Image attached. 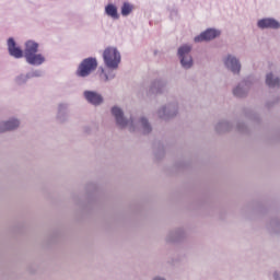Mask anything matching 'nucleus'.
Masks as SVG:
<instances>
[{
  "label": "nucleus",
  "mask_w": 280,
  "mask_h": 280,
  "mask_svg": "<svg viewBox=\"0 0 280 280\" xmlns=\"http://www.w3.org/2000/svg\"><path fill=\"white\" fill-rule=\"evenodd\" d=\"M112 115L115 118L116 126L120 129L128 128L130 132H142L143 135H150L152 131L148 118L133 115L128 118L124 116V110L119 106L112 107Z\"/></svg>",
  "instance_id": "nucleus-1"
},
{
  "label": "nucleus",
  "mask_w": 280,
  "mask_h": 280,
  "mask_svg": "<svg viewBox=\"0 0 280 280\" xmlns=\"http://www.w3.org/2000/svg\"><path fill=\"white\" fill-rule=\"evenodd\" d=\"M191 50L192 47L189 44H184L177 49V58L184 70H190L194 67Z\"/></svg>",
  "instance_id": "nucleus-2"
},
{
  "label": "nucleus",
  "mask_w": 280,
  "mask_h": 280,
  "mask_svg": "<svg viewBox=\"0 0 280 280\" xmlns=\"http://www.w3.org/2000/svg\"><path fill=\"white\" fill-rule=\"evenodd\" d=\"M97 69V59L93 57L85 58L81 61L77 69V75L79 78H89L93 71Z\"/></svg>",
  "instance_id": "nucleus-3"
},
{
  "label": "nucleus",
  "mask_w": 280,
  "mask_h": 280,
  "mask_svg": "<svg viewBox=\"0 0 280 280\" xmlns=\"http://www.w3.org/2000/svg\"><path fill=\"white\" fill-rule=\"evenodd\" d=\"M223 66L233 75L238 77L242 72V62H241L240 58L233 54H228L223 58Z\"/></svg>",
  "instance_id": "nucleus-4"
},
{
  "label": "nucleus",
  "mask_w": 280,
  "mask_h": 280,
  "mask_svg": "<svg viewBox=\"0 0 280 280\" xmlns=\"http://www.w3.org/2000/svg\"><path fill=\"white\" fill-rule=\"evenodd\" d=\"M178 114L177 102L167 103L158 109V117L162 120H170Z\"/></svg>",
  "instance_id": "nucleus-5"
},
{
  "label": "nucleus",
  "mask_w": 280,
  "mask_h": 280,
  "mask_svg": "<svg viewBox=\"0 0 280 280\" xmlns=\"http://www.w3.org/2000/svg\"><path fill=\"white\" fill-rule=\"evenodd\" d=\"M121 63V52L117 47H107L106 48V66L112 69H119Z\"/></svg>",
  "instance_id": "nucleus-6"
},
{
  "label": "nucleus",
  "mask_w": 280,
  "mask_h": 280,
  "mask_svg": "<svg viewBox=\"0 0 280 280\" xmlns=\"http://www.w3.org/2000/svg\"><path fill=\"white\" fill-rule=\"evenodd\" d=\"M250 86H252L250 80L244 79L233 89V95L237 98H244L247 96L248 91L250 90Z\"/></svg>",
  "instance_id": "nucleus-7"
},
{
  "label": "nucleus",
  "mask_w": 280,
  "mask_h": 280,
  "mask_svg": "<svg viewBox=\"0 0 280 280\" xmlns=\"http://www.w3.org/2000/svg\"><path fill=\"white\" fill-rule=\"evenodd\" d=\"M220 36V31L215 28H207L199 35L195 36L194 42L195 43H208L209 40H214V38H218Z\"/></svg>",
  "instance_id": "nucleus-8"
},
{
  "label": "nucleus",
  "mask_w": 280,
  "mask_h": 280,
  "mask_svg": "<svg viewBox=\"0 0 280 280\" xmlns=\"http://www.w3.org/2000/svg\"><path fill=\"white\" fill-rule=\"evenodd\" d=\"M258 30H280V22L275 18H262L257 21Z\"/></svg>",
  "instance_id": "nucleus-9"
},
{
  "label": "nucleus",
  "mask_w": 280,
  "mask_h": 280,
  "mask_svg": "<svg viewBox=\"0 0 280 280\" xmlns=\"http://www.w3.org/2000/svg\"><path fill=\"white\" fill-rule=\"evenodd\" d=\"M186 237V231L183 228H177L168 232L166 241L168 243H178Z\"/></svg>",
  "instance_id": "nucleus-10"
},
{
  "label": "nucleus",
  "mask_w": 280,
  "mask_h": 280,
  "mask_svg": "<svg viewBox=\"0 0 280 280\" xmlns=\"http://www.w3.org/2000/svg\"><path fill=\"white\" fill-rule=\"evenodd\" d=\"M83 95L90 104H93V106H100V104L104 102V97L97 92L85 91Z\"/></svg>",
  "instance_id": "nucleus-11"
},
{
  "label": "nucleus",
  "mask_w": 280,
  "mask_h": 280,
  "mask_svg": "<svg viewBox=\"0 0 280 280\" xmlns=\"http://www.w3.org/2000/svg\"><path fill=\"white\" fill-rule=\"evenodd\" d=\"M8 49L10 56H13V58H23V50L16 47V42L12 37L8 39Z\"/></svg>",
  "instance_id": "nucleus-12"
},
{
  "label": "nucleus",
  "mask_w": 280,
  "mask_h": 280,
  "mask_svg": "<svg viewBox=\"0 0 280 280\" xmlns=\"http://www.w3.org/2000/svg\"><path fill=\"white\" fill-rule=\"evenodd\" d=\"M166 82L164 80H154L150 86V93L159 95L165 92Z\"/></svg>",
  "instance_id": "nucleus-13"
},
{
  "label": "nucleus",
  "mask_w": 280,
  "mask_h": 280,
  "mask_svg": "<svg viewBox=\"0 0 280 280\" xmlns=\"http://www.w3.org/2000/svg\"><path fill=\"white\" fill-rule=\"evenodd\" d=\"M232 128H233L232 122H230L229 120H224V119H223V120H220V121L215 125V127H214L217 133H219V135L229 132V131L232 130Z\"/></svg>",
  "instance_id": "nucleus-14"
},
{
  "label": "nucleus",
  "mask_w": 280,
  "mask_h": 280,
  "mask_svg": "<svg viewBox=\"0 0 280 280\" xmlns=\"http://www.w3.org/2000/svg\"><path fill=\"white\" fill-rule=\"evenodd\" d=\"M37 52H38V43L33 40L26 42L25 49H24V57L28 58L30 56Z\"/></svg>",
  "instance_id": "nucleus-15"
},
{
  "label": "nucleus",
  "mask_w": 280,
  "mask_h": 280,
  "mask_svg": "<svg viewBox=\"0 0 280 280\" xmlns=\"http://www.w3.org/2000/svg\"><path fill=\"white\" fill-rule=\"evenodd\" d=\"M20 122L16 119L13 120H9L7 122H2L0 125V132H8L10 130H16V128H19Z\"/></svg>",
  "instance_id": "nucleus-16"
},
{
  "label": "nucleus",
  "mask_w": 280,
  "mask_h": 280,
  "mask_svg": "<svg viewBox=\"0 0 280 280\" xmlns=\"http://www.w3.org/2000/svg\"><path fill=\"white\" fill-rule=\"evenodd\" d=\"M266 84L270 88V89H279L280 86V79L275 75L273 73H268L266 75Z\"/></svg>",
  "instance_id": "nucleus-17"
},
{
  "label": "nucleus",
  "mask_w": 280,
  "mask_h": 280,
  "mask_svg": "<svg viewBox=\"0 0 280 280\" xmlns=\"http://www.w3.org/2000/svg\"><path fill=\"white\" fill-rule=\"evenodd\" d=\"M26 62H28V65H43V62H45V56H43L42 54H36L34 52L33 55L26 57Z\"/></svg>",
  "instance_id": "nucleus-18"
},
{
  "label": "nucleus",
  "mask_w": 280,
  "mask_h": 280,
  "mask_svg": "<svg viewBox=\"0 0 280 280\" xmlns=\"http://www.w3.org/2000/svg\"><path fill=\"white\" fill-rule=\"evenodd\" d=\"M133 11H135V4L128 1L124 2L120 8L121 16H130V14H132Z\"/></svg>",
  "instance_id": "nucleus-19"
},
{
  "label": "nucleus",
  "mask_w": 280,
  "mask_h": 280,
  "mask_svg": "<svg viewBox=\"0 0 280 280\" xmlns=\"http://www.w3.org/2000/svg\"><path fill=\"white\" fill-rule=\"evenodd\" d=\"M106 14L114 21H119V12L117 11V7L115 4L106 5Z\"/></svg>",
  "instance_id": "nucleus-20"
},
{
  "label": "nucleus",
  "mask_w": 280,
  "mask_h": 280,
  "mask_svg": "<svg viewBox=\"0 0 280 280\" xmlns=\"http://www.w3.org/2000/svg\"><path fill=\"white\" fill-rule=\"evenodd\" d=\"M117 69L118 68H110L106 66V80L110 81L114 80L115 77H117Z\"/></svg>",
  "instance_id": "nucleus-21"
},
{
  "label": "nucleus",
  "mask_w": 280,
  "mask_h": 280,
  "mask_svg": "<svg viewBox=\"0 0 280 280\" xmlns=\"http://www.w3.org/2000/svg\"><path fill=\"white\" fill-rule=\"evenodd\" d=\"M236 130L241 133H246L247 127L243 122H238L236 125Z\"/></svg>",
  "instance_id": "nucleus-22"
},
{
  "label": "nucleus",
  "mask_w": 280,
  "mask_h": 280,
  "mask_svg": "<svg viewBox=\"0 0 280 280\" xmlns=\"http://www.w3.org/2000/svg\"><path fill=\"white\" fill-rule=\"evenodd\" d=\"M151 280H166V278L164 276L156 275V276H153Z\"/></svg>",
  "instance_id": "nucleus-23"
},
{
  "label": "nucleus",
  "mask_w": 280,
  "mask_h": 280,
  "mask_svg": "<svg viewBox=\"0 0 280 280\" xmlns=\"http://www.w3.org/2000/svg\"><path fill=\"white\" fill-rule=\"evenodd\" d=\"M273 279L275 280H280V272L279 271L273 272Z\"/></svg>",
  "instance_id": "nucleus-24"
},
{
  "label": "nucleus",
  "mask_w": 280,
  "mask_h": 280,
  "mask_svg": "<svg viewBox=\"0 0 280 280\" xmlns=\"http://www.w3.org/2000/svg\"><path fill=\"white\" fill-rule=\"evenodd\" d=\"M177 13H178L177 10H172L171 11V16H177Z\"/></svg>",
  "instance_id": "nucleus-25"
},
{
  "label": "nucleus",
  "mask_w": 280,
  "mask_h": 280,
  "mask_svg": "<svg viewBox=\"0 0 280 280\" xmlns=\"http://www.w3.org/2000/svg\"><path fill=\"white\" fill-rule=\"evenodd\" d=\"M103 59L106 60V50L103 51Z\"/></svg>",
  "instance_id": "nucleus-26"
}]
</instances>
